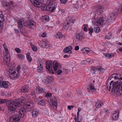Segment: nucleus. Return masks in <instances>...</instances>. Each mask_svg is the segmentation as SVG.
I'll list each match as a JSON object with an SVG mask.
<instances>
[{"label":"nucleus","instance_id":"1","mask_svg":"<svg viewBox=\"0 0 122 122\" xmlns=\"http://www.w3.org/2000/svg\"><path fill=\"white\" fill-rule=\"evenodd\" d=\"M26 99L24 97H21L19 99V101L8 100V112L10 114L15 113L17 107H20L21 103L25 102Z\"/></svg>","mask_w":122,"mask_h":122},{"label":"nucleus","instance_id":"2","mask_svg":"<svg viewBox=\"0 0 122 122\" xmlns=\"http://www.w3.org/2000/svg\"><path fill=\"white\" fill-rule=\"evenodd\" d=\"M116 74V79H118V80L116 82L113 81H111L110 84V86L108 87V86L107 88L110 92L111 86H112L111 92H115L116 91L117 93H118L120 92L119 90L121 87V83H122V82L121 81L122 80V75L117 74Z\"/></svg>","mask_w":122,"mask_h":122},{"label":"nucleus","instance_id":"3","mask_svg":"<svg viewBox=\"0 0 122 122\" xmlns=\"http://www.w3.org/2000/svg\"><path fill=\"white\" fill-rule=\"evenodd\" d=\"M24 104L23 107L19 109V115L21 118L23 117L26 114L28 109L31 108L34 106L33 102L32 101H30Z\"/></svg>","mask_w":122,"mask_h":122},{"label":"nucleus","instance_id":"4","mask_svg":"<svg viewBox=\"0 0 122 122\" xmlns=\"http://www.w3.org/2000/svg\"><path fill=\"white\" fill-rule=\"evenodd\" d=\"M56 2V0H54L52 3H50L47 6L45 4H46L39 3V4H41V5L40 6L37 7H41L42 10H47L51 12H53L55 10V4Z\"/></svg>","mask_w":122,"mask_h":122},{"label":"nucleus","instance_id":"5","mask_svg":"<svg viewBox=\"0 0 122 122\" xmlns=\"http://www.w3.org/2000/svg\"><path fill=\"white\" fill-rule=\"evenodd\" d=\"M52 65L53 69L56 72V75H60L62 73V71L60 70L61 66L60 64L58 63L56 61H54Z\"/></svg>","mask_w":122,"mask_h":122},{"label":"nucleus","instance_id":"6","mask_svg":"<svg viewBox=\"0 0 122 122\" xmlns=\"http://www.w3.org/2000/svg\"><path fill=\"white\" fill-rule=\"evenodd\" d=\"M12 65L11 66H12ZM9 76L11 79L14 80L18 77L17 73L16 72L15 69L13 68V66H11L8 70Z\"/></svg>","mask_w":122,"mask_h":122},{"label":"nucleus","instance_id":"7","mask_svg":"<svg viewBox=\"0 0 122 122\" xmlns=\"http://www.w3.org/2000/svg\"><path fill=\"white\" fill-rule=\"evenodd\" d=\"M3 46L5 51V53L4 54L3 61L5 64L8 66L7 63L8 62V57L7 55V54H8V49L7 45L5 44H4Z\"/></svg>","mask_w":122,"mask_h":122},{"label":"nucleus","instance_id":"8","mask_svg":"<svg viewBox=\"0 0 122 122\" xmlns=\"http://www.w3.org/2000/svg\"><path fill=\"white\" fill-rule=\"evenodd\" d=\"M52 61L51 60L46 61V69H47L49 72L51 73L52 74H54V73L53 72V68H52Z\"/></svg>","mask_w":122,"mask_h":122},{"label":"nucleus","instance_id":"9","mask_svg":"<svg viewBox=\"0 0 122 122\" xmlns=\"http://www.w3.org/2000/svg\"><path fill=\"white\" fill-rule=\"evenodd\" d=\"M10 122H16L20 121V118L17 114L13 115L9 118Z\"/></svg>","mask_w":122,"mask_h":122},{"label":"nucleus","instance_id":"10","mask_svg":"<svg viewBox=\"0 0 122 122\" xmlns=\"http://www.w3.org/2000/svg\"><path fill=\"white\" fill-rule=\"evenodd\" d=\"M53 78L51 76H46L44 79L43 80L42 82L47 84H50L53 82Z\"/></svg>","mask_w":122,"mask_h":122},{"label":"nucleus","instance_id":"11","mask_svg":"<svg viewBox=\"0 0 122 122\" xmlns=\"http://www.w3.org/2000/svg\"><path fill=\"white\" fill-rule=\"evenodd\" d=\"M105 21L103 17H99L98 18L97 20V24L98 25H102L105 24Z\"/></svg>","mask_w":122,"mask_h":122},{"label":"nucleus","instance_id":"12","mask_svg":"<svg viewBox=\"0 0 122 122\" xmlns=\"http://www.w3.org/2000/svg\"><path fill=\"white\" fill-rule=\"evenodd\" d=\"M57 101L55 100H51L50 101V106L52 109L56 110L57 107Z\"/></svg>","mask_w":122,"mask_h":122},{"label":"nucleus","instance_id":"13","mask_svg":"<svg viewBox=\"0 0 122 122\" xmlns=\"http://www.w3.org/2000/svg\"><path fill=\"white\" fill-rule=\"evenodd\" d=\"M119 114V111H115L113 112L112 115H111V117L114 120H117L118 118Z\"/></svg>","mask_w":122,"mask_h":122},{"label":"nucleus","instance_id":"14","mask_svg":"<svg viewBox=\"0 0 122 122\" xmlns=\"http://www.w3.org/2000/svg\"><path fill=\"white\" fill-rule=\"evenodd\" d=\"M29 86L28 85H25L22 87L20 89V91L23 93H26L27 92L28 90Z\"/></svg>","mask_w":122,"mask_h":122},{"label":"nucleus","instance_id":"15","mask_svg":"<svg viewBox=\"0 0 122 122\" xmlns=\"http://www.w3.org/2000/svg\"><path fill=\"white\" fill-rule=\"evenodd\" d=\"M37 102L38 104L41 106H44L46 104L45 101L43 99L40 98L37 99Z\"/></svg>","mask_w":122,"mask_h":122},{"label":"nucleus","instance_id":"16","mask_svg":"<svg viewBox=\"0 0 122 122\" xmlns=\"http://www.w3.org/2000/svg\"><path fill=\"white\" fill-rule=\"evenodd\" d=\"M24 21L21 19H20L17 22L18 28L21 29L23 27V25L24 23Z\"/></svg>","mask_w":122,"mask_h":122},{"label":"nucleus","instance_id":"17","mask_svg":"<svg viewBox=\"0 0 122 122\" xmlns=\"http://www.w3.org/2000/svg\"><path fill=\"white\" fill-rule=\"evenodd\" d=\"M96 9L97 12H99V13H101L103 12L104 8L103 6L101 5H98L97 6Z\"/></svg>","mask_w":122,"mask_h":122},{"label":"nucleus","instance_id":"18","mask_svg":"<svg viewBox=\"0 0 122 122\" xmlns=\"http://www.w3.org/2000/svg\"><path fill=\"white\" fill-rule=\"evenodd\" d=\"M32 3L36 7H39L41 5V4L38 3V1L37 0H30Z\"/></svg>","mask_w":122,"mask_h":122},{"label":"nucleus","instance_id":"19","mask_svg":"<svg viewBox=\"0 0 122 122\" xmlns=\"http://www.w3.org/2000/svg\"><path fill=\"white\" fill-rule=\"evenodd\" d=\"M99 101V100H98L95 104V106L96 108H99L103 105L101 101Z\"/></svg>","mask_w":122,"mask_h":122},{"label":"nucleus","instance_id":"20","mask_svg":"<svg viewBox=\"0 0 122 122\" xmlns=\"http://www.w3.org/2000/svg\"><path fill=\"white\" fill-rule=\"evenodd\" d=\"M37 92L39 94L41 93H45V92L42 88L40 87L39 86H37L36 87Z\"/></svg>","mask_w":122,"mask_h":122},{"label":"nucleus","instance_id":"21","mask_svg":"<svg viewBox=\"0 0 122 122\" xmlns=\"http://www.w3.org/2000/svg\"><path fill=\"white\" fill-rule=\"evenodd\" d=\"M76 38L78 41H81L83 38V36L80 33H78L76 34Z\"/></svg>","mask_w":122,"mask_h":122},{"label":"nucleus","instance_id":"22","mask_svg":"<svg viewBox=\"0 0 122 122\" xmlns=\"http://www.w3.org/2000/svg\"><path fill=\"white\" fill-rule=\"evenodd\" d=\"M37 67V70L39 72H41L43 70V65L42 64H39Z\"/></svg>","mask_w":122,"mask_h":122},{"label":"nucleus","instance_id":"23","mask_svg":"<svg viewBox=\"0 0 122 122\" xmlns=\"http://www.w3.org/2000/svg\"><path fill=\"white\" fill-rule=\"evenodd\" d=\"M38 111L37 109H34L32 112V115L34 117H36L38 114Z\"/></svg>","mask_w":122,"mask_h":122},{"label":"nucleus","instance_id":"24","mask_svg":"<svg viewBox=\"0 0 122 122\" xmlns=\"http://www.w3.org/2000/svg\"><path fill=\"white\" fill-rule=\"evenodd\" d=\"M40 46L45 48H48V46L47 45V43L44 41L42 42L40 44Z\"/></svg>","mask_w":122,"mask_h":122},{"label":"nucleus","instance_id":"25","mask_svg":"<svg viewBox=\"0 0 122 122\" xmlns=\"http://www.w3.org/2000/svg\"><path fill=\"white\" fill-rule=\"evenodd\" d=\"M103 55L104 56L109 58H111L112 57H113L114 56V54L112 53L111 54L107 53L106 54L103 53Z\"/></svg>","mask_w":122,"mask_h":122},{"label":"nucleus","instance_id":"26","mask_svg":"<svg viewBox=\"0 0 122 122\" xmlns=\"http://www.w3.org/2000/svg\"><path fill=\"white\" fill-rule=\"evenodd\" d=\"M31 20H27L25 21L24 24V25L26 27H28L29 28H30V24L31 23Z\"/></svg>","mask_w":122,"mask_h":122},{"label":"nucleus","instance_id":"27","mask_svg":"<svg viewBox=\"0 0 122 122\" xmlns=\"http://www.w3.org/2000/svg\"><path fill=\"white\" fill-rule=\"evenodd\" d=\"M90 50L89 48L86 47L84 48L82 51L83 53L86 54L89 52Z\"/></svg>","mask_w":122,"mask_h":122},{"label":"nucleus","instance_id":"28","mask_svg":"<svg viewBox=\"0 0 122 122\" xmlns=\"http://www.w3.org/2000/svg\"><path fill=\"white\" fill-rule=\"evenodd\" d=\"M63 51L64 53L69 54L71 53L72 52L71 50H70V49H68L67 47L64 49L63 50Z\"/></svg>","mask_w":122,"mask_h":122},{"label":"nucleus","instance_id":"29","mask_svg":"<svg viewBox=\"0 0 122 122\" xmlns=\"http://www.w3.org/2000/svg\"><path fill=\"white\" fill-rule=\"evenodd\" d=\"M64 26L63 29V30H66L68 28L69 26V25L67 24L66 22H65L63 24Z\"/></svg>","mask_w":122,"mask_h":122},{"label":"nucleus","instance_id":"30","mask_svg":"<svg viewBox=\"0 0 122 122\" xmlns=\"http://www.w3.org/2000/svg\"><path fill=\"white\" fill-rule=\"evenodd\" d=\"M85 64L86 63L89 64L90 63H92L93 62L92 60L91 59H88L84 61L83 62Z\"/></svg>","mask_w":122,"mask_h":122},{"label":"nucleus","instance_id":"31","mask_svg":"<svg viewBox=\"0 0 122 122\" xmlns=\"http://www.w3.org/2000/svg\"><path fill=\"white\" fill-rule=\"evenodd\" d=\"M89 86L90 89L91 90H93L92 91V92H94L96 90L94 87V85L92 83L89 84Z\"/></svg>","mask_w":122,"mask_h":122},{"label":"nucleus","instance_id":"32","mask_svg":"<svg viewBox=\"0 0 122 122\" xmlns=\"http://www.w3.org/2000/svg\"><path fill=\"white\" fill-rule=\"evenodd\" d=\"M62 34L60 32H57L56 35V37L57 38L59 39L62 37Z\"/></svg>","mask_w":122,"mask_h":122},{"label":"nucleus","instance_id":"33","mask_svg":"<svg viewBox=\"0 0 122 122\" xmlns=\"http://www.w3.org/2000/svg\"><path fill=\"white\" fill-rule=\"evenodd\" d=\"M97 70L100 72L101 73H103L105 69L99 66L97 67Z\"/></svg>","mask_w":122,"mask_h":122},{"label":"nucleus","instance_id":"34","mask_svg":"<svg viewBox=\"0 0 122 122\" xmlns=\"http://www.w3.org/2000/svg\"><path fill=\"white\" fill-rule=\"evenodd\" d=\"M17 57L19 59L22 60L24 58V56L21 54H19L17 55Z\"/></svg>","mask_w":122,"mask_h":122},{"label":"nucleus","instance_id":"35","mask_svg":"<svg viewBox=\"0 0 122 122\" xmlns=\"http://www.w3.org/2000/svg\"><path fill=\"white\" fill-rule=\"evenodd\" d=\"M94 30L96 33H98L100 31V28L99 27H97L94 28Z\"/></svg>","mask_w":122,"mask_h":122},{"label":"nucleus","instance_id":"36","mask_svg":"<svg viewBox=\"0 0 122 122\" xmlns=\"http://www.w3.org/2000/svg\"><path fill=\"white\" fill-rule=\"evenodd\" d=\"M89 33L90 34V36H92V33L93 31V28L91 27L89 28Z\"/></svg>","mask_w":122,"mask_h":122},{"label":"nucleus","instance_id":"37","mask_svg":"<svg viewBox=\"0 0 122 122\" xmlns=\"http://www.w3.org/2000/svg\"><path fill=\"white\" fill-rule=\"evenodd\" d=\"M49 17L48 15H46L43 17V20H45L46 21H47L49 20Z\"/></svg>","mask_w":122,"mask_h":122},{"label":"nucleus","instance_id":"38","mask_svg":"<svg viewBox=\"0 0 122 122\" xmlns=\"http://www.w3.org/2000/svg\"><path fill=\"white\" fill-rule=\"evenodd\" d=\"M2 4L4 6H7L8 5L7 2L6 1H3L2 2Z\"/></svg>","mask_w":122,"mask_h":122},{"label":"nucleus","instance_id":"39","mask_svg":"<svg viewBox=\"0 0 122 122\" xmlns=\"http://www.w3.org/2000/svg\"><path fill=\"white\" fill-rule=\"evenodd\" d=\"M121 89L120 90V89L119 90V91H120L118 93H117V92H116H116H116V93L117 95H121L122 94V93L121 92H122V83H121Z\"/></svg>","mask_w":122,"mask_h":122},{"label":"nucleus","instance_id":"40","mask_svg":"<svg viewBox=\"0 0 122 122\" xmlns=\"http://www.w3.org/2000/svg\"><path fill=\"white\" fill-rule=\"evenodd\" d=\"M116 75V73H114L112 74L111 76H110V78H114V79L116 80V77H117Z\"/></svg>","mask_w":122,"mask_h":122},{"label":"nucleus","instance_id":"41","mask_svg":"<svg viewBox=\"0 0 122 122\" xmlns=\"http://www.w3.org/2000/svg\"><path fill=\"white\" fill-rule=\"evenodd\" d=\"M32 49L34 51H37V49L36 47L33 45L31 46Z\"/></svg>","mask_w":122,"mask_h":122},{"label":"nucleus","instance_id":"42","mask_svg":"<svg viewBox=\"0 0 122 122\" xmlns=\"http://www.w3.org/2000/svg\"><path fill=\"white\" fill-rule=\"evenodd\" d=\"M61 4H65L68 1V0H60Z\"/></svg>","mask_w":122,"mask_h":122},{"label":"nucleus","instance_id":"43","mask_svg":"<svg viewBox=\"0 0 122 122\" xmlns=\"http://www.w3.org/2000/svg\"><path fill=\"white\" fill-rule=\"evenodd\" d=\"M44 93L46 94L45 95L46 97H50L52 95L51 94V93H50L49 92H47L46 94L45 92V93Z\"/></svg>","mask_w":122,"mask_h":122},{"label":"nucleus","instance_id":"44","mask_svg":"<svg viewBox=\"0 0 122 122\" xmlns=\"http://www.w3.org/2000/svg\"><path fill=\"white\" fill-rule=\"evenodd\" d=\"M3 85H4L3 87L5 88H7L8 87V85H7V83L4 81H3Z\"/></svg>","mask_w":122,"mask_h":122},{"label":"nucleus","instance_id":"45","mask_svg":"<svg viewBox=\"0 0 122 122\" xmlns=\"http://www.w3.org/2000/svg\"><path fill=\"white\" fill-rule=\"evenodd\" d=\"M115 15L116 14L115 13H112L109 15V16L110 17V18L111 19H111L114 16H115Z\"/></svg>","mask_w":122,"mask_h":122},{"label":"nucleus","instance_id":"46","mask_svg":"<svg viewBox=\"0 0 122 122\" xmlns=\"http://www.w3.org/2000/svg\"><path fill=\"white\" fill-rule=\"evenodd\" d=\"M6 101V99H0V104H2L5 102Z\"/></svg>","mask_w":122,"mask_h":122},{"label":"nucleus","instance_id":"47","mask_svg":"<svg viewBox=\"0 0 122 122\" xmlns=\"http://www.w3.org/2000/svg\"><path fill=\"white\" fill-rule=\"evenodd\" d=\"M15 51L18 53H20L21 51L20 49L19 48H16L15 49Z\"/></svg>","mask_w":122,"mask_h":122},{"label":"nucleus","instance_id":"48","mask_svg":"<svg viewBox=\"0 0 122 122\" xmlns=\"http://www.w3.org/2000/svg\"><path fill=\"white\" fill-rule=\"evenodd\" d=\"M91 71L92 72V74H95L96 72V71L95 70V69L94 68H92L91 69Z\"/></svg>","mask_w":122,"mask_h":122},{"label":"nucleus","instance_id":"49","mask_svg":"<svg viewBox=\"0 0 122 122\" xmlns=\"http://www.w3.org/2000/svg\"><path fill=\"white\" fill-rule=\"evenodd\" d=\"M20 68V65H18L17 67V69H16V71H17V73H18L19 72V70Z\"/></svg>","mask_w":122,"mask_h":122},{"label":"nucleus","instance_id":"50","mask_svg":"<svg viewBox=\"0 0 122 122\" xmlns=\"http://www.w3.org/2000/svg\"><path fill=\"white\" fill-rule=\"evenodd\" d=\"M106 35L105 36V38L108 39H109L111 38V35L110 34Z\"/></svg>","mask_w":122,"mask_h":122},{"label":"nucleus","instance_id":"51","mask_svg":"<svg viewBox=\"0 0 122 122\" xmlns=\"http://www.w3.org/2000/svg\"><path fill=\"white\" fill-rule=\"evenodd\" d=\"M71 20L70 19H67L66 20V21H65V22H66V23L68 24L69 25L71 22Z\"/></svg>","mask_w":122,"mask_h":122},{"label":"nucleus","instance_id":"52","mask_svg":"<svg viewBox=\"0 0 122 122\" xmlns=\"http://www.w3.org/2000/svg\"><path fill=\"white\" fill-rule=\"evenodd\" d=\"M68 109L69 110H71V108H73L74 107V106L73 105H71L70 106H68Z\"/></svg>","mask_w":122,"mask_h":122},{"label":"nucleus","instance_id":"53","mask_svg":"<svg viewBox=\"0 0 122 122\" xmlns=\"http://www.w3.org/2000/svg\"><path fill=\"white\" fill-rule=\"evenodd\" d=\"M14 63L13 62H11V64H9V65H8V69H9V68H10L11 67V66L12 65V66H14L13 65H14Z\"/></svg>","mask_w":122,"mask_h":122},{"label":"nucleus","instance_id":"54","mask_svg":"<svg viewBox=\"0 0 122 122\" xmlns=\"http://www.w3.org/2000/svg\"><path fill=\"white\" fill-rule=\"evenodd\" d=\"M27 59L28 60L29 62H30L31 61L32 58L30 56H29V57H28V58L27 57Z\"/></svg>","mask_w":122,"mask_h":122},{"label":"nucleus","instance_id":"55","mask_svg":"<svg viewBox=\"0 0 122 122\" xmlns=\"http://www.w3.org/2000/svg\"><path fill=\"white\" fill-rule=\"evenodd\" d=\"M119 10L122 12V4L119 7Z\"/></svg>","mask_w":122,"mask_h":122},{"label":"nucleus","instance_id":"56","mask_svg":"<svg viewBox=\"0 0 122 122\" xmlns=\"http://www.w3.org/2000/svg\"><path fill=\"white\" fill-rule=\"evenodd\" d=\"M31 23L30 24V28L32 27V26H33L34 25V23L33 21H32L31 20Z\"/></svg>","mask_w":122,"mask_h":122},{"label":"nucleus","instance_id":"57","mask_svg":"<svg viewBox=\"0 0 122 122\" xmlns=\"http://www.w3.org/2000/svg\"><path fill=\"white\" fill-rule=\"evenodd\" d=\"M10 3L11 4V6L13 5V1H10V3L8 2V6H9V5Z\"/></svg>","mask_w":122,"mask_h":122},{"label":"nucleus","instance_id":"58","mask_svg":"<svg viewBox=\"0 0 122 122\" xmlns=\"http://www.w3.org/2000/svg\"><path fill=\"white\" fill-rule=\"evenodd\" d=\"M3 82L1 81H0V87H4V85H3Z\"/></svg>","mask_w":122,"mask_h":122},{"label":"nucleus","instance_id":"59","mask_svg":"<svg viewBox=\"0 0 122 122\" xmlns=\"http://www.w3.org/2000/svg\"><path fill=\"white\" fill-rule=\"evenodd\" d=\"M79 49V46H76L75 47V50L77 51Z\"/></svg>","mask_w":122,"mask_h":122},{"label":"nucleus","instance_id":"60","mask_svg":"<svg viewBox=\"0 0 122 122\" xmlns=\"http://www.w3.org/2000/svg\"><path fill=\"white\" fill-rule=\"evenodd\" d=\"M65 10L64 9H60L59 10V11H60L62 13H63L64 12Z\"/></svg>","mask_w":122,"mask_h":122},{"label":"nucleus","instance_id":"61","mask_svg":"<svg viewBox=\"0 0 122 122\" xmlns=\"http://www.w3.org/2000/svg\"><path fill=\"white\" fill-rule=\"evenodd\" d=\"M68 49H69L70 50H71L72 48V47L71 46H70L67 47Z\"/></svg>","mask_w":122,"mask_h":122},{"label":"nucleus","instance_id":"62","mask_svg":"<svg viewBox=\"0 0 122 122\" xmlns=\"http://www.w3.org/2000/svg\"><path fill=\"white\" fill-rule=\"evenodd\" d=\"M14 31L16 33H19V31L18 30H17L16 29H14Z\"/></svg>","mask_w":122,"mask_h":122},{"label":"nucleus","instance_id":"63","mask_svg":"<svg viewBox=\"0 0 122 122\" xmlns=\"http://www.w3.org/2000/svg\"><path fill=\"white\" fill-rule=\"evenodd\" d=\"M26 55V58H27V57H28H28H29L30 56V53H27Z\"/></svg>","mask_w":122,"mask_h":122},{"label":"nucleus","instance_id":"64","mask_svg":"<svg viewBox=\"0 0 122 122\" xmlns=\"http://www.w3.org/2000/svg\"><path fill=\"white\" fill-rule=\"evenodd\" d=\"M83 30L84 31H86L87 30V29L86 27H85L83 28Z\"/></svg>","mask_w":122,"mask_h":122}]
</instances>
